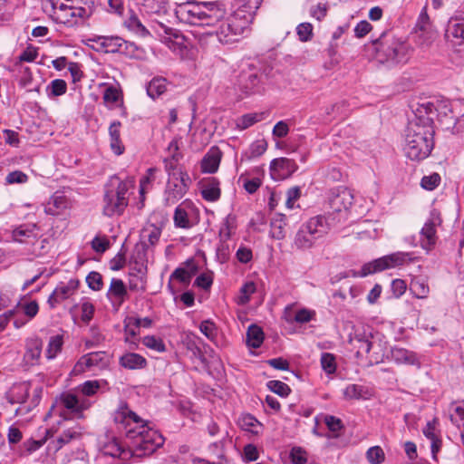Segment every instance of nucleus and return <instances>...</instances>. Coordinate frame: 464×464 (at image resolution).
<instances>
[{
    "mask_svg": "<svg viewBox=\"0 0 464 464\" xmlns=\"http://www.w3.org/2000/svg\"><path fill=\"white\" fill-rule=\"evenodd\" d=\"M261 0L241 4L226 19L225 10L218 2H187L177 5L175 15L183 24L204 29L202 36H215L221 44L238 42L249 31Z\"/></svg>",
    "mask_w": 464,
    "mask_h": 464,
    "instance_id": "f257e3e1",
    "label": "nucleus"
},
{
    "mask_svg": "<svg viewBox=\"0 0 464 464\" xmlns=\"http://www.w3.org/2000/svg\"><path fill=\"white\" fill-rule=\"evenodd\" d=\"M118 429L125 432L128 447L116 438H111L102 447L104 455L127 461L152 454L164 444L163 436L147 426L146 421L134 412L127 402L120 401L113 413Z\"/></svg>",
    "mask_w": 464,
    "mask_h": 464,
    "instance_id": "f03ea898",
    "label": "nucleus"
},
{
    "mask_svg": "<svg viewBox=\"0 0 464 464\" xmlns=\"http://www.w3.org/2000/svg\"><path fill=\"white\" fill-rule=\"evenodd\" d=\"M434 127L430 119L412 120L406 129L403 150L411 160L428 158L434 147Z\"/></svg>",
    "mask_w": 464,
    "mask_h": 464,
    "instance_id": "7ed1b4c3",
    "label": "nucleus"
},
{
    "mask_svg": "<svg viewBox=\"0 0 464 464\" xmlns=\"http://www.w3.org/2000/svg\"><path fill=\"white\" fill-rule=\"evenodd\" d=\"M135 187L131 177L121 179L118 176L111 177L105 186L102 212L107 217L121 216L129 205V197Z\"/></svg>",
    "mask_w": 464,
    "mask_h": 464,
    "instance_id": "20e7f679",
    "label": "nucleus"
},
{
    "mask_svg": "<svg viewBox=\"0 0 464 464\" xmlns=\"http://www.w3.org/2000/svg\"><path fill=\"white\" fill-rule=\"evenodd\" d=\"M331 229L329 218L325 215H317L310 218L302 224L296 231L293 246L298 250H308L315 242L328 234Z\"/></svg>",
    "mask_w": 464,
    "mask_h": 464,
    "instance_id": "39448f33",
    "label": "nucleus"
},
{
    "mask_svg": "<svg viewBox=\"0 0 464 464\" xmlns=\"http://www.w3.org/2000/svg\"><path fill=\"white\" fill-rule=\"evenodd\" d=\"M104 381L92 380L86 381L78 386V391L83 397L75 394L66 393L61 398V403L64 409L68 410L77 418H82V411L88 410L92 406V401L85 396H92L97 393Z\"/></svg>",
    "mask_w": 464,
    "mask_h": 464,
    "instance_id": "423d86ee",
    "label": "nucleus"
},
{
    "mask_svg": "<svg viewBox=\"0 0 464 464\" xmlns=\"http://www.w3.org/2000/svg\"><path fill=\"white\" fill-rule=\"evenodd\" d=\"M378 55L392 64L404 63L410 57V45L401 38L384 34L378 40Z\"/></svg>",
    "mask_w": 464,
    "mask_h": 464,
    "instance_id": "0eeeda50",
    "label": "nucleus"
},
{
    "mask_svg": "<svg viewBox=\"0 0 464 464\" xmlns=\"http://www.w3.org/2000/svg\"><path fill=\"white\" fill-rule=\"evenodd\" d=\"M417 258L410 252H396L364 264L359 271H352L353 276L364 277L385 269L403 266Z\"/></svg>",
    "mask_w": 464,
    "mask_h": 464,
    "instance_id": "6e6552de",
    "label": "nucleus"
},
{
    "mask_svg": "<svg viewBox=\"0 0 464 464\" xmlns=\"http://www.w3.org/2000/svg\"><path fill=\"white\" fill-rule=\"evenodd\" d=\"M89 8L73 7L69 3H53V17L59 23L73 26L88 18Z\"/></svg>",
    "mask_w": 464,
    "mask_h": 464,
    "instance_id": "1a4fd4ad",
    "label": "nucleus"
},
{
    "mask_svg": "<svg viewBox=\"0 0 464 464\" xmlns=\"http://www.w3.org/2000/svg\"><path fill=\"white\" fill-rule=\"evenodd\" d=\"M190 179L187 172L173 173V177H169L166 186L164 200L167 205L175 204L187 193Z\"/></svg>",
    "mask_w": 464,
    "mask_h": 464,
    "instance_id": "9d476101",
    "label": "nucleus"
},
{
    "mask_svg": "<svg viewBox=\"0 0 464 464\" xmlns=\"http://www.w3.org/2000/svg\"><path fill=\"white\" fill-rule=\"evenodd\" d=\"M150 27L155 36L159 37L169 49L176 51L182 45L183 36L177 30L169 26L164 21L152 19Z\"/></svg>",
    "mask_w": 464,
    "mask_h": 464,
    "instance_id": "9b49d317",
    "label": "nucleus"
},
{
    "mask_svg": "<svg viewBox=\"0 0 464 464\" xmlns=\"http://www.w3.org/2000/svg\"><path fill=\"white\" fill-rule=\"evenodd\" d=\"M441 222L440 213L436 209H433L430 212V218L426 220L420 231V245L427 252H430L436 245V227L440 226Z\"/></svg>",
    "mask_w": 464,
    "mask_h": 464,
    "instance_id": "f8f14e48",
    "label": "nucleus"
},
{
    "mask_svg": "<svg viewBox=\"0 0 464 464\" xmlns=\"http://www.w3.org/2000/svg\"><path fill=\"white\" fill-rule=\"evenodd\" d=\"M359 345L357 346V354H367L371 364H378L382 362L386 355L384 344L381 340L372 337L357 338Z\"/></svg>",
    "mask_w": 464,
    "mask_h": 464,
    "instance_id": "ddd939ff",
    "label": "nucleus"
},
{
    "mask_svg": "<svg viewBox=\"0 0 464 464\" xmlns=\"http://www.w3.org/2000/svg\"><path fill=\"white\" fill-rule=\"evenodd\" d=\"M109 364V357L105 352H93L82 356L73 367L74 373L86 371L103 369Z\"/></svg>",
    "mask_w": 464,
    "mask_h": 464,
    "instance_id": "4468645a",
    "label": "nucleus"
},
{
    "mask_svg": "<svg viewBox=\"0 0 464 464\" xmlns=\"http://www.w3.org/2000/svg\"><path fill=\"white\" fill-rule=\"evenodd\" d=\"M445 38L456 52H460L464 48V18L453 17L449 20Z\"/></svg>",
    "mask_w": 464,
    "mask_h": 464,
    "instance_id": "2eb2a0df",
    "label": "nucleus"
},
{
    "mask_svg": "<svg viewBox=\"0 0 464 464\" xmlns=\"http://www.w3.org/2000/svg\"><path fill=\"white\" fill-rule=\"evenodd\" d=\"M92 41L96 44L100 51L107 53H124L128 51L129 47H132L131 44L119 36L95 35Z\"/></svg>",
    "mask_w": 464,
    "mask_h": 464,
    "instance_id": "dca6fc26",
    "label": "nucleus"
},
{
    "mask_svg": "<svg viewBox=\"0 0 464 464\" xmlns=\"http://www.w3.org/2000/svg\"><path fill=\"white\" fill-rule=\"evenodd\" d=\"M353 203V194L351 189L338 187L331 190L329 197L330 208L335 212L348 210Z\"/></svg>",
    "mask_w": 464,
    "mask_h": 464,
    "instance_id": "f3484780",
    "label": "nucleus"
},
{
    "mask_svg": "<svg viewBox=\"0 0 464 464\" xmlns=\"http://www.w3.org/2000/svg\"><path fill=\"white\" fill-rule=\"evenodd\" d=\"M43 351V341L37 336L25 340L24 353L22 363L24 367H32L39 364Z\"/></svg>",
    "mask_w": 464,
    "mask_h": 464,
    "instance_id": "a211bd4d",
    "label": "nucleus"
},
{
    "mask_svg": "<svg viewBox=\"0 0 464 464\" xmlns=\"http://www.w3.org/2000/svg\"><path fill=\"white\" fill-rule=\"evenodd\" d=\"M261 74L255 67L249 66L246 70H243L238 75V86L246 93H255L260 90Z\"/></svg>",
    "mask_w": 464,
    "mask_h": 464,
    "instance_id": "6ab92c4d",
    "label": "nucleus"
},
{
    "mask_svg": "<svg viewBox=\"0 0 464 464\" xmlns=\"http://www.w3.org/2000/svg\"><path fill=\"white\" fill-rule=\"evenodd\" d=\"M297 169L294 160L288 158H278L271 161L270 172L275 180H283L290 177Z\"/></svg>",
    "mask_w": 464,
    "mask_h": 464,
    "instance_id": "aec40b11",
    "label": "nucleus"
},
{
    "mask_svg": "<svg viewBox=\"0 0 464 464\" xmlns=\"http://www.w3.org/2000/svg\"><path fill=\"white\" fill-rule=\"evenodd\" d=\"M78 286L79 281L75 279H71L67 283L58 285L47 300L50 307L54 308L57 304L73 295Z\"/></svg>",
    "mask_w": 464,
    "mask_h": 464,
    "instance_id": "412c9836",
    "label": "nucleus"
},
{
    "mask_svg": "<svg viewBox=\"0 0 464 464\" xmlns=\"http://www.w3.org/2000/svg\"><path fill=\"white\" fill-rule=\"evenodd\" d=\"M198 269V265L194 259L190 258L187 260L170 275L168 288L171 293L175 292L171 285L172 280H177L184 285H188L192 277L197 274Z\"/></svg>",
    "mask_w": 464,
    "mask_h": 464,
    "instance_id": "4be33fe9",
    "label": "nucleus"
},
{
    "mask_svg": "<svg viewBox=\"0 0 464 464\" xmlns=\"http://www.w3.org/2000/svg\"><path fill=\"white\" fill-rule=\"evenodd\" d=\"M40 237L39 227L35 224H23L13 230V240L33 246Z\"/></svg>",
    "mask_w": 464,
    "mask_h": 464,
    "instance_id": "5701e85b",
    "label": "nucleus"
},
{
    "mask_svg": "<svg viewBox=\"0 0 464 464\" xmlns=\"http://www.w3.org/2000/svg\"><path fill=\"white\" fill-rule=\"evenodd\" d=\"M414 30L420 44H428L434 39L435 31L425 8L422 9L419 15Z\"/></svg>",
    "mask_w": 464,
    "mask_h": 464,
    "instance_id": "b1692460",
    "label": "nucleus"
},
{
    "mask_svg": "<svg viewBox=\"0 0 464 464\" xmlns=\"http://www.w3.org/2000/svg\"><path fill=\"white\" fill-rule=\"evenodd\" d=\"M294 304H288L284 310V319L290 324H306L315 319L316 313L314 310L308 308H301L294 312Z\"/></svg>",
    "mask_w": 464,
    "mask_h": 464,
    "instance_id": "393cba45",
    "label": "nucleus"
},
{
    "mask_svg": "<svg viewBox=\"0 0 464 464\" xmlns=\"http://www.w3.org/2000/svg\"><path fill=\"white\" fill-rule=\"evenodd\" d=\"M82 435V429L80 426H73L63 430L59 435L50 441L49 447L55 451L72 440H80Z\"/></svg>",
    "mask_w": 464,
    "mask_h": 464,
    "instance_id": "a878e982",
    "label": "nucleus"
},
{
    "mask_svg": "<svg viewBox=\"0 0 464 464\" xmlns=\"http://www.w3.org/2000/svg\"><path fill=\"white\" fill-rule=\"evenodd\" d=\"M69 198L61 192H55L44 204V212L47 215L59 216L70 208Z\"/></svg>",
    "mask_w": 464,
    "mask_h": 464,
    "instance_id": "bb28decb",
    "label": "nucleus"
},
{
    "mask_svg": "<svg viewBox=\"0 0 464 464\" xmlns=\"http://www.w3.org/2000/svg\"><path fill=\"white\" fill-rule=\"evenodd\" d=\"M140 12L148 15L162 17L169 12L167 0H134Z\"/></svg>",
    "mask_w": 464,
    "mask_h": 464,
    "instance_id": "cd10ccee",
    "label": "nucleus"
},
{
    "mask_svg": "<svg viewBox=\"0 0 464 464\" xmlns=\"http://www.w3.org/2000/svg\"><path fill=\"white\" fill-rule=\"evenodd\" d=\"M194 211V205L189 200H184L175 209L174 212V224L177 227L189 228L192 225L189 220V216Z\"/></svg>",
    "mask_w": 464,
    "mask_h": 464,
    "instance_id": "c85d7f7f",
    "label": "nucleus"
},
{
    "mask_svg": "<svg viewBox=\"0 0 464 464\" xmlns=\"http://www.w3.org/2000/svg\"><path fill=\"white\" fill-rule=\"evenodd\" d=\"M439 420L437 418H434L432 420L428 421L426 426L422 430L424 436L430 440L431 453L434 459L436 458V454L438 453L441 446L440 431L439 429Z\"/></svg>",
    "mask_w": 464,
    "mask_h": 464,
    "instance_id": "c756f323",
    "label": "nucleus"
},
{
    "mask_svg": "<svg viewBox=\"0 0 464 464\" xmlns=\"http://www.w3.org/2000/svg\"><path fill=\"white\" fill-rule=\"evenodd\" d=\"M391 358L397 364L420 365L417 353L402 347H392L391 349Z\"/></svg>",
    "mask_w": 464,
    "mask_h": 464,
    "instance_id": "7c9ffc66",
    "label": "nucleus"
},
{
    "mask_svg": "<svg viewBox=\"0 0 464 464\" xmlns=\"http://www.w3.org/2000/svg\"><path fill=\"white\" fill-rule=\"evenodd\" d=\"M222 152L218 147H211L201 161V169L206 173H215L219 167Z\"/></svg>",
    "mask_w": 464,
    "mask_h": 464,
    "instance_id": "2f4dec72",
    "label": "nucleus"
},
{
    "mask_svg": "<svg viewBox=\"0 0 464 464\" xmlns=\"http://www.w3.org/2000/svg\"><path fill=\"white\" fill-rule=\"evenodd\" d=\"M201 196L207 201H218L221 196L219 181L216 178L204 179L201 182Z\"/></svg>",
    "mask_w": 464,
    "mask_h": 464,
    "instance_id": "473e14b6",
    "label": "nucleus"
},
{
    "mask_svg": "<svg viewBox=\"0 0 464 464\" xmlns=\"http://www.w3.org/2000/svg\"><path fill=\"white\" fill-rule=\"evenodd\" d=\"M121 123L119 121H114L109 127L110 147L112 152L117 156L121 155L125 150V147L121 139Z\"/></svg>",
    "mask_w": 464,
    "mask_h": 464,
    "instance_id": "72a5a7b5",
    "label": "nucleus"
},
{
    "mask_svg": "<svg viewBox=\"0 0 464 464\" xmlns=\"http://www.w3.org/2000/svg\"><path fill=\"white\" fill-rule=\"evenodd\" d=\"M287 226L286 216L282 213H276L270 221V235L273 238L281 240L285 238Z\"/></svg>",
    "mask_w": 464,
    "mask_h": 464,
    "instance_id": "f704fd0d",
    "label": "nucleus"
},
{
    "mask_svg": "<svg viewBox=\"0 0 464 464\" xmlns=\"http://www.w3.org/2000/svg\"><path fill=\"white\" fill-rule=\"evenodd\" d=\"M169 152H173L170 159L165 160V169L168 172L169 177H173V173L176 174V172H186L184 169L179 165V154L178 153V142L175 140H172L169 144Z\"/></svg>",
    "mask_w": 464,
    "mask_h": 464,
    "instance_id": "c9c22d12",
    "label": "nucleus"
},
{
    "mask_svg": "<svg viewBox=\"0 0 464 464\" xmlns=\"http://www.w3.org/2000/svg\"><path fill=\"white\" fill-rule=\"evenodd\" d=\"M30 385L28 383H18L14 385L7 393V400L10 403L23 404L29 395Z\"/></svg>",
    "mask_w": 464,
    "mask_h": 464,
    "instance_id": "e433bc0d",
    "label": "nucleus"
},
{
    "mask_svg": "<svg viewBox=\"0 0 464 464\" xmlns=\"http://www.w3.org/2000/svg\"><path fill=\"white\" fill-rule=\"evenodd\" d=\"M119 362L121 366L130 370L142 369L147 365L146 359L135 353H124L120 357Z\"/></svg>",
    "mask_w": 464,
    "mask_h": 464,
    "instance_id": "4c0bfd02",
    "label": "nucleus"
},
{
    "mask_svg": "<svg viewBox=\"0 0 464 464\" xmlns=\"http://www.w3.org/2000/svg\"><path fill=\"white\" fill-rule=\"evenodd\" d=\"M108 297L113 298L121 304L127 295V289L122 280L112 278L108 291Z\"/></svg>",
    "mask_w": 464,
    "mask_h": 464,
    "instance_id": "58836bf2",
    "label": "nucleus"
},
{
    "mask_svg": "<svg viewBox=\"0 0 464 464\" xmlns=\"http://www.w3.org/2000/svg\"><path fill=\"white\" fill-rule=\"evenodd\" d=\"M236 216L229 214L222 221L219 228V237L222 242H226L232 237L237 227Z\"/></svg>",
    "mask_w": 464,
    "mask_h": 464,
    "instance_id": "ea45409f",
    "label": "nucleus"
},
{
    "mask_svg": "<svg viewBox=\"0 0 464 464\" xmlns=\"http://www.w3.org/2000/svg\"><path fill=\"white\" fill-rule=\"evenodd\" d=\"M63 346V336L61 334L53 335L49 338L45 350L47 360H53L62 352Z\"/></svg>",
    "mask_w": 464,
    "mask_h": 464,
    "instance_id": "a19ab883",
    "label": "nucleus"
},
{
    "mask_svg": "<svg viewBox=\"0 0 464 464\" xmlns=\"http://www.w3.org/2000/svg\"><path fill=\"white\" fill-rule=\"evenodd\" d=\"M264 341V333L262 329L252 324L248 327L246 332V344L251 348H259Z\"/></svg>",
    "mask_w": 464,
    "mask_h": 464,
    "instance_id": "79ce46f5",
    "label": "nucleus"
},
{
    "mask_svg": "<svg viewBox=\"0 0 464 464\" xmlns=\"http://www.w3.org/2000/svg\"><path fill=\"white\" fill-rule=\"evenodd\" d=\"M238 425L246 431L253 434H258L261 429V423L252 415L244 414L238 419Z\"/></svg>",
    "mask_w": 464,
    "mask_h": 464,
    "instance_id": "37998d69",
    "label": "nucleus"
},
{
    "mask_svg": "<svg viewBox=\"0 0 464 464\" xmlns=\"http://www.w3.org/2000/svg\"><path fill=\"white\" fill-rule=\"evenodd\" d=\"M146 90L148 95L154 100L166 92L167 81L164 78H154L149 82Z\"/></svg>",
    "mask_w": 464,
    "mask_h": 464,
    "instance_id": "c03bdc74",
    "label": "nucleus"
},
{
    "mask_svg": "<svg viewBox=\"0 0 464 464\" xmlns=\"http://www.w3.org/2000/svg\"><path fill=\"white\" fill-rule=\"evenodd\" d=\"M161 236V228L154 224H148L141 231V238L150 246L156 245Z\"/></svg>",
    "mask_w": 464,
    "mask_h": 464,
    "instance_id": "a18cd8bd",
    "label": "nucleus"
},
{
    "mask_svg": "<svg viewBox=\"0 0 464 464\" xmlns=\"http://www.w3.org/2000/svg\"><path fill=\"white\" fill-rule=\"evenodd\" d=\"M61 464H90L88 454L84 450L77 449L64 456Z\"/></svg>",
    "mask_w": 464,
    "mask_h": 464,
    "instance_id": "49530a36",
    "label": "nucleus"
},
{
    "mask_svg": "<svg viewBox=\"0 0 464 464\" xmlns=\"http://www.w3.org/2000/svg\"><path fill=\"white\" fill-rule=\"evenodd\" d=\"M435 113L436 109L434 104L430 102H424L420 103L417 107L414 120L430 119L431 126H433V117Z\"/></svg>",
    "mask_w": 464,
    "mask_h": 464,
    "instance_id": "de8ad7c7",
    "label": "nucleus"
},
{
    "mask_svg": "<svg viewBox=\"0 0 464 464\" xmlns=\"http://www.w3.org/2000/svg\"><path fill=\"white\" fill-rule=\"evenodd\" d=\"M262 113H247L236 120L237 129L243 130L263 120Z\"/></svg>",
    "mask_w": 464,
    "mask_h": 464,
    "instance_id": "09e8293b",
    "label": "nucleus"
},
{
    "mask_svg": "<svg viewBox=\"0 0 464 464\" xmlns=\"http://www.w3.org/2000/svg\"><path fill=\"white\" fill-rule=\"evenodd\" d=\"M67 91V83L64 80H53L46 86V94L49 98L58 97L64 94Z\"/></svg>",
    "mask_w": 464,
    "mask_h": 464,
    "instance_id": "8fccbe9b",
    "label": "nucleus"
},
{
    "mask_svg": "<svg viewBox=\"0 0 464 464\" xmlns=\"http://www.w3.org/2000/svg\"><path fill=\"white\" fill-rule=\"evenodd\" d=\"M267 149V143L265 140H258L251 143L248 150L244 153L243 157L246 160H252L260 157Z\"/></svg>",
    "mask_w": 464,
    "mask_h": 464,
    "instance_id": "3c124183",
    "label": "nucleus"
},
{
    "mask_svg": "<svg viewBox=\"0 0 464 464\" xmlns=\"http://www.w3.org/2000/svg\"><path fill=\"white\" fill-rule=\"evenodd\" d=\"M125 25L130 30L142 36H148L151 34V32L141 24L140 20L135 14H131L130 15V17L125 21Z\"/></svg>",
    "mask_w": 464,
    "mask_h": 464,
    "instance_id": "603ef678",
    "label": "nucleus"
},
{
    "mask_svg": "<svg viewBox=\"0 0 464 464\" xmlns=\"http://www.w3.org/2000/svg\"><path fill=\"white\" fill-rule=\"evenodd\" d=\"M147 268L138 271V276L129 274V286L131 290H144L146 286Z\"/></svg>",
    "mask_w": 464,
    "mask_h": 464,
    "instance_id": "864d4df0",
    "label": "nucleus"
},
{
    "mask_svg": "<svg viewBox=\"0 0 464 464\" xmlns=\"http://www.w3.org/2000/svg\"><path fill=\"white\" fill-rule=\"evenodd\" d=\"M410 289L414 296L419 299L427 298L430 293L429 285L423 279H414Z\"/></svg>",
    "mask_w": 464,
    "mask_h": 464,
    "instance_id": "5fc2aeb1",
    "label": "nucleus"
},
{
    "mask_svg": "<svg viewBox=\"0 0 464 464\" xmlns=\"http://www.w3.org/2000/svg\"><path fill=\"white\" fill-rule=\"evenodd\" d=\"M105 86V90L103 92V101L107 105H114L116 104L121 96V90L114 85H107L103 83Z\"/></svg>",
    "mask_w": 464,
    "mask_h": 464,
    "instance_id": "6e6d98bb",
    "label": "nucleus"
},
{
    "mask_svg": "<svg viewBox=\"0 0 464 464\" xmlns=\"http://www.w3.org/2000/svg\"><path fill=\"white\" fill-rule=\"evenodd\" d=\"M142 343L147 348L158 353L166 351V345L161 338L155 335H146L142 338Z\"/></svg>",
    "mask_w": 464,
    "mask_h": 464,
    "instance_id": "4d7b16f0",
    "label": "nucleus"
},
{
    "mask_svg": "<svg viewBox=\"0 0 464 464\" xmlns=\"http://www.w3.org/2000/svg\"><path fill=\"white\" fill-rule=\"evenodd\" d=\"M321 366L324 372L330 375L334 374L336 371L335 356L330 353H323L320 359Z\"/></svg>",
    "mask_w": 464,
    "mask_h": 464,
    "instance_id": "13d9d810",
    "label": "nucleus"
},
{
    "mask_svg": "<svg viewBox=\"0 0 464 464\" xmlns=\"http://www.w3.org/2000/svg\"><path fill=\"white\" fill-rule=\"evenodd\" d=\"M140 326H138L137 317L129 316L124 320L125 341L129 342L130 337H135L139 334Z\"/></svg>",
    "mask_w": 464,
    "mask_h": 464,
    "instance_id": "bf43d9fd",
    "label": "nucleus"
},
{
    "mask_svg": "<svg viewBox=\"0 0 464 464\" xmlns=\"http://www.w3.org/2000/svg\"><path fill=\"white\" fill-rule=\"evenodd\" d=\"M256 285L254 282H246L240 288L237 303L239 304H246L249 302L250 296L256 292Z\"/></svg>",
    "mask_w": 464,
    "mask_h": 464,
    "instance_id": "052dcab7",
    "label": "nucleus"
},
{
    "mask_svg": "<svg viewBox=\"0 0 464 464\" xmlns=\"http://www.w3.org/2000/svg\"><path fill=\"white\" fill-rule=\"evenodd\" d=\"M238 182L242 183V186L249 194L255 193L262 185V181L259 178L249 179L246 178V173L240 175Z\"/></svg>",
    "mask_w": 464,
    "mask_h": 464,
    "instance_id": "680f3d73",
    "label": "nucleus"
},
{
    "mask_svg": "<svg viewBox=\"0 0 464 464\" xmlns=\"http://www.w3.org/2000/svg\"><path fill=\"white\" fill-rule=\"evenodd\" d=\"M366 458L371 464H381L383 462L385 455L380 446H373L367 450Z\"/></svg>",
    "mask_w": 464,
    "mask_h": 464,
    "instance_id": "e2e57ef3",
    "label": "nucleus"
},
{
    "mask_svg": "<svg viewBox=\"0 0 464 464\" xmlns=\"http://www.w3.org/2000/svg\"><path fill=\"white\" fill-rule=\"evenodd\" d=\"M27 316L28 320H32L36 316L39 312V305L35 300L26 302V303H19L17 305Z\"/></svg>",
    "mask_w": 464,
    "mask_h": 464,
    "instance_id": "0e129e2a",
    "label": "nucleus"
},
{
    "mask_svg": "<svg viewBox=\"0 0 464 464\" xmlns=\"http://www.w3.org/2000/svg\"><path fill=\"white\" fill-rule=\"evenodd\" d=\"M267 387L273 392H275L282 397L288 396V394L291 392V389L289 388V386L281 381H269L267 382Z\"/></svg>",
    "mask_w": 464,
    "mask_h": 464,
    "instance_id": "69168bd1",
    "label": "nucleus"
},
{
    "mask_svg": "<svg viewBox=\"0 0 464 464\" xmlns=\"http://www.w3.org/2000/svg\"><path fill=\"white\" fill-rule=\"evenodd\" d=\"M199 330L210 341H214L217 337V327L210 320L201 322Z\"/></svg>",
    "mask_w": 464,
    "mask_h": 464,
    "instance_id": "338daca9",
    "label": "nucleus"
},
{
    "mask_svg": "<svg viewBox=\"0 0 464 464\" xmlns=\"http://www.w3.org/2000/svg\"><path fill=\"white\" fill-rule=\"evenodd\" d=\"M293 464H304L307 461V452L301 447H294L290 451Z\"/></svg>",
    "mask_w": 464,
    "mask_h": 464,
    "instance_id": "774afa93",
    "label": "nucleus"
}]
</instances>
